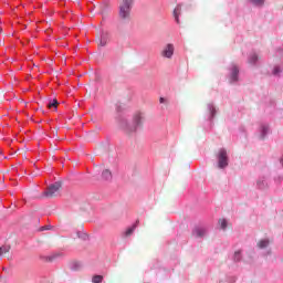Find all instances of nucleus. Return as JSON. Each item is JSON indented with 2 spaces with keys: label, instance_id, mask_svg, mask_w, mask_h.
I'll return each instance as SVG.
<instances>
[{
  "label": "nucleus",
  "instance_id": "4468645a",
  "mask_svg": "<svg viewBox=\"0 0 283 283\" xmlns=\"http://www.w3.org/2000/svg\"><path fill=\"white\" fill-rule=\"evenodd\" d=\"M138 223H134L133 226L126 228V230L123 232L122 237H124L125 239H128L129 237H132L137 228Z\"/></svg>",
  "mask_w": 283,
  "mask_h": 283
},
{
  "label": "nucleus",
  "instance_id": "f257e3e1",
  "mask_svg": "<svg viewBox=\"0 0 283 283\" xmlns=\"http://www.w3.org/2000/svg\"><path fill=\"white\" fill-rule=\"evenodd\" d=\"M145 119V113L143 111H136V113L133 114L130 124L127 119H122V127L127 130V133H137L139 128H143Z\"/></svg>",
  "mask_w": 283,
  "mask_h": 283
},
{
  "label": "nucleus",
  "instance_id": "6e6552de",
  "mask_svg": "<svg viewBox=\"0 0 283 283\" xmlns=\"http://www.w3.org/2000/svg\"><path fill=\"white\" fill-rule=\"evenodd\" d=\"M271 133L270 124L266 122H262L258 128V135L260 139H265L268 135Z\"/></svg>",
  "mask_w": 283,
  "mask_h": 283
},
{
  "label": "nucleus",
  "instance_id": "dca6fc26",
  "mask_svg": "<svg viewBox=\"0 0 283 283\" xmlns=\"http://www.w3.org/2000/svg\"><path fill=\"white\" fill-rule=\"evenodd\" d=\"M258 61L259 56L255 52H252L248 57V63H250V65H256Z\"/></svg>",
  "mask_w": 283,
  "mask_h": 283
},
{
  "label": "nucleus",
  "instance_id": "9d476101",
  "mask_svg": "<svg viewBox=\"0 0 283 283\" xmlns=\"http://www.w3.org/2000/svg\"><path fill=\"white\" fill-rule=\"evenodd\" d=\"M256 188L258 190H268L270 188L269 178L265 175L258 177Z\"/></svg>",
  "mask_w": 283,
  "mask_h": 283
},
{
  "label": "nucleus",
  "instance_id": "6ab92c4d",
  "mask_svg": "<svg viewBox=\"0 0 283 283\" xmlns=\"http://www.w3.org/2000/svg\"><path fill=\"white\" fill-rule=\"evenodd\" d=\"M102 177H103V179H105L106 181H109L111 179H113L112 171L108 170V169L103 170Z\"/></svg>",
  "mask_w": 283,
  "mask_h": 283
},
{
  "label": "nucleus",
  "instance_id": "7c9ffc66",
  "mask_svg": "<svg viewBox=\"0 0 283 283\" xmlns=\"http://www.w3.org/2000/svg\"><path fill=\"white\" fill-rule=\"evenodd\" d=\"M280 161H281V166H283V155L281 156Z\"/></svg>",
  "mask_w": 283,
  "mask_h": 283
},
{
  "label": "nucleus",
  "instance_id": "20e7f679",
  "mask_svg": "<svg viewBox=\"0 0 283 283\" xmlns=\"http://www.w3.org/2000/svg\"><path fill=\"white\" fill-rule=\"evenodd\" d=\"M217 157V167L220 170H226L230 163V157L227 148H219L218 153L216 154Z\"/></svg>",
  "mask_w": 283,
  "mask_h": 283
},
{
  "label": "nucleus",
  "instance_id": "2eb2a0df",
  "mask_svg": "<svg viewBox=\"0 0 283 283\" xmlns=\"http://www.w3.org/2000/svg\"><path fill=\"white\" fill-rule=\"evenodd\" d=\"M181 10H182L181 4L176 6V8L174 10V18H175L176 23H180Z\"/></svg>",
  "mask_w": 283,
  "mask_h": 283
},
{
  "label": "nucleus",
  "instance_id": "cd10ccee",
  "mask_svg": "<svg viewBox=\"0 0 283 283\" xmlns=\"http://www.w3.org/2000/svg\"><path fill=\"white\" fill-rule=\"evenodd\" d=\"M52 226H43L42 228H40L41 232H44L45 230H51Z\"/></svg>",
  "mask_w": 283,
  "mask_h": 283
},
{
  "label": "nucleus",
  "instance_id": "ddd939ff",
  "mask_svg": "<svg viewBox=\"0 0 283 283\" xmlns=\"http://www.w3.org/2000/svg\"><path fill=\"white\" fill-rule=\"evenodd\" d=\"M271 74L272 76L280 78L283 74V63H277L273 65Z\"/></svg>",
  "mask_w": 283,
  "mask_h": 283
},
{
  "label": "nucleus",
  "instance_id": "4be33fe9",
  "mask_svg": "<svg viewBox=\"0 0 283 283\" xmlns=\"http://www.w3.org/2000/svg\"><path fill=\"white\" fill-rule=\"evenodd\" d=\"M282 181H283V172H280L279 175H276L274 177V182L275 184H282Z\"/></svg>",
  "mask_w": 283,
  "mask_h": 283
},
{
  "label": "nucleus",
  "instance_id": "c756f323",
  "mask_svg": "<svg viewBox=\"0 0 283 283\" xmlns=\"http://www.w3.org/2000/svg\"><path fill=\"white\" fill-rule=\"evenodd\" d=\"M159 103H165V97H160Z\"/></svg>",
  "mask_w": 283,
  "mask_h": 283
},
{
  "label": "nucleus",
  "instance_id": "1a4fd4ad",
  "mask_svg": "<svg viewBox=\"0 0 283 283\" xmlns=\"http://www.w3.org/2000/svg\"><path fill=\"white\" fill-rule=\"evenodd\" d=\"M208 234L207 226H196L192 230V237L197 239H203Z\"/></svg>",
  "mask_w": 283,
  "mask_h": 283
},
{
  "label": "nucleus",
  "instance_id": "aec40b11",
  "mask_svg": "<svg viewBox=\"0 0 283 283\" xmlns=\"http://www.w3.org/2000/svg\"><path fill=\"white\" fill-rule=\"evenodd\" d=\"M233 260L234 262H240V260H242V250H237V252H234Z\"/></svg>",
  "mask_w": 283,
  "mask_h": 283
},
{
  "label": "nucleus",
  "instance_id": "f8f14e48",
  "mask_svg": "<svg viewBox=\"0 0 283 283\" xmlns=\"http://www.w3.org/2000/svg\"><path fill=\"white\" fill-rule=\"evenodd\" d=\"M109 41V32L102 30L99 34V45L105 48Z\"/></svg>",
  "mask_w": 283,
  "mask_h": 283
},
{
  "label": "nucleus",
  "instance_id": "39448f33",
  "mask_svg": "<svg viewBox=\"0 0 283 283\" xmlns=\"http://www.w3.org/2000/svg\"><path fill=\"white\" fill-rule=\"evenodd\" d=\"M228 81L230 85H237L240 81V69L238 65H231L229 67Z\"/></svg>",
  "mask_w": 283,
  "mask_h": 283
},
{
  "label": "nucleus",
  "instance_id": "423d86ee",
  "mask_svg": "<svg viewBox=\"0 0 283 283\" xmlns=\"http://www.w3.org/2000/svg\"><path fill=\"white\" fill-rule=\"evenodd\" d=\"M258 248L262 249L263 255H271L272 253L270 239H261L258 242Z\"/></svg>",
  "mask_w": 283,
  "mask_h": 283
},
{
  "label": "nucleus",
  "instance_id": "412c9836",
  "mask_svg": "<svg viewBox=\"0 0 283 283\" xmlns=\"http://www.w3.org/2000/svg\"><path fill=\"white\" fill-rule=\"evenodd\" d=\"M248 1H250V3H252L253 6H256V7L264 6V3H265V0H248Z\"/></svg>",
  "mask_w": 283,
  "mask_h": 283
},
{
  "label": "nucleus",
  "instance_id": "9b49d317",
  "mask_svg": "<svg viewBox=\"0 0 283 283\" xmlns=\"http://www.w3.org/2000/svg\"><path fill=\"white\" fill-rule=\"evenodd\" d=\"M174 54H175V45L172 43H168L161 50V56H164V59H172Z\"/></svg>",
  "mask_w": 283,
  "mask_h": 283
},
{
  "label": "nucleus",
  "instance_id": "7ed1b4c3",
  "mask_svg": "<svg viewBox=\"0 0 283 283\" xmlns=\"http://www.w3.org/2000/svg\"><path fill=\"white\" fill-rule=\"evenodd\" d=\"M217 113H218V108L216 104H213V102H208V104L206 105V113H205L206 128H212L213 120Z\"/></svg>",
  "mask_w": 283,
  "mask_h": 283
},
{
  "label": "nucleus",
  "instance_id": "a211bd4d",
  "mask_svg": "<svg viewBox=\"0 0 283 283\" xmlns=\"http://www.w3.org/2000/svg\"><path fill=\"white\" fill-rule=\"evenodd\" d=\"M228 226H229V221H228L227 219H219V220H218V228H219L220 230L226 231L227 228H228Z\"/></svg>",
  "mask_w": 283,
  "mask_h": 283
},
{
  "label": "nucleus",
  "instance_id": "a878e982",
  "mask_svg": "<svg viewBox=\"0 0 283 283\" xmlns=\"http://www.w3.org/2000/svg\"><path fill=\"white\" fill-rule=\"evenodd\" d=\"M49 107H57V99H51V102H49Z\"/></svg>",
  "mask_w": 283,
  "mask_h": 283
},
{
  "label": "nucleus",
  "instance_id": "bb28decb",
  "mask_svg": "<svg viewBox=\"0 0 283 283\" xmlns=\"http://www.w3.org/2000/svg\"><path fill=\"white\" fill-rule=\"evenodd\" d=\"M81 268V263H72L71 264V269H73V271H77Z\"/></svg>",
  "mask_w": 283,
  "mask_h": 283
},
{
  "label": "nucleus",
  "instance_id": "5701e85b",
  "mask_svg": "<svg viewBox=\"0 0 283 283\" xmlns=\"http://www.w3.org/2000/svg\"><path fill=\"white\" fill-rule=\"evenodd\" d=\"M92 282L93 283H101V282H103V275H93Z\"/></svg>",
  "mask_w": 283,
  "mask_h": 283
},
{
  "label": "nucleus",
  "instance_id": "b1692460",
  "mask_svg": "<svg viewBox=\"0 0 283 283\" xmlns=\"http://www.w3.org/2000/svg\"><path fill=\"white\" fill-rule=\"evenodd\" d=\"M10 251V245H2L0 248V255H4V253H8Z\"/></svg>",
  "mask_w": 283,
  "mask_h": 283
},
{
  "label": "nucleus",
  "instance_id": "0eeeda50",
  "mask_svg": "<svg viewBox=\"0 0 283 283\" xmlns=\"http://www.w3.org/2000/svg\"><path fill=\"white\" fill-rule=\"evenodd\" d=\"M61 186V181H55L54 184H51V186H49L44 191V197H54L59 192Z\"/></svg>",
  "mask_w": 283,
  "mask_h": 283
},
{
  "label": "nucleus",
  "instance_id": "f3484780",
  "mask_svg": "<svg viewBox=\"0 0 283 283\" xmlns=\"http://www.w3.org/2000/svg\"><path fill=\"white\" fill-rule=\"evenodd\" d=\"M235 280H237L235 275H223L220 279V282H223V283H234Z\"/></svg>",
  "mask_w": 283,
  "mask_h": 283
},
{
  "label": "nucleus",
  "instance_id": "c85d7f7f",
  "mask_svg": "<svg viewBox=\"0 0 283 283\" xmlns=\"http://www.w3.org/2000/svg\"><path fill=\"white\" fill-rule=\"evenodd\" d=\"M59 255H61V254H51V256H49V260H56V258H59Z\"/></svg>",
  "mask_w": 283,
  "mask_h": 283
},
{
  "label": "nucleus",
  "instance_id": "f03ea898",
  "mask_svg": "<svg viewBox=\"0 0 283 283\" xmlns=\"http://www.w3.org/2000/svg\"><path fill=\"white\" fill-rule=\"evenodd\" d=\"M134 0H122L118 6V17L123 23H128L132 19V10L134 7Z\"/></svg>",
  "mask_w": 283,
  "mask_h": 283
},
{
  "label": "nucleus",
  "instance_id": "393cba45",
  "mask_svg": "<svg viewBox=\"0 0 283 283\" xmlns=\"http://www.w3.org/2000/svg\"><path fill=\"white\" fill-rule=\"evenodd\" d=\"M275 56L279 59H283V48H277Z\"/></svg>",
  "mask_w": 283,
  "mask_h": 283
}]
</instances>
